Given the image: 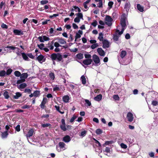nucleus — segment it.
Instances as JSON below:
<instances>
[{
	"label": "nucleus",
	"mask_w": 158,
	"mask_h": 158,
	"mask_svg": "<svg viewBox=\"0 0 158 158\" xmlns=\"http://www.w3.org/2000/svg\"><path fill=\"white\" fill-rule=\"evenodd\" d=\"M113 143V141H106L105 142L104 144L105 145H108L112 144Z\"/></svg>",
	"instance_id": "603ef678"
},
{
	"label": "nucleus",
	"mask_w": 158,
	"mask_h": 158,
	"mask_svg": "<svg viewBox=\"0 0 158 158\" xmlns=\"http://www.w3.org/2000/svg\"><path fill=\"white\" fill-rule=\"evenodd\" d=\"M3 95L6 99H8L9 97V93L7 91H6L4 92L3 94Z\"/></svg>",
	"instance_id": "f704fd0d"
},
{
	"label": "nucleus",
	"mask_w": 158,
	"mask_h": 158,
	"mask_svg": "<svg viewBox=\"0 0 158 158\" xmlns=\"http://www.w3.org/2000/svg\"><path fill=\"white\" fill-rule=\"evenodd\" d=\"M118 32H116V31L114 34L113 35V39L115 41H117L118 40L120 36V35L118 34Z\"/></svg>",
	"instance_id": "6e6552de"
},
{
	"label": "nucleus",
	"mask_w": 158,
	"mask_h": 158,
	"mask_svg": "<svg viewBox=\"0 0 158 158\" xmlns=\"http://www.w3.org/2000/svg\"><path fill=\"white\" fill-rule=\"evenodd\" d=\"M63 101L67 103L69 102V97L67 95H65L62 98Z\"/></svg>",
	"instance_id": "4468645a"
},
{
	"label": "nucleus",
	"mask_w": 158,
	"mask_h": 158,
	"mask_svg": "<svg viewBox=\"0 0 158 158\" xmlns=\"http://www.w3.org/2000/svg\"><path fill=\"white\" fill-rule=\"evenodd\" d=\"M15 75L17 77H19L21 76V73L20 72L18 71H16L15 72Z\"/></svg>",
	"instance_id": "a19ab883"
},
{
	"label": "nucleus",
	"mask_w": 158,
	"mask_h": 158,
	"mask_svg": "<svg viewBox=\"0 0 158 158\" xmlns=\"http://www.w3.org/2000/svg\"><path fill=\"white\" fill-rule=\"evenodd\" d=\"M77 116L73 115V117L71 118L70 120V122L71 123L73 122L74 120L77 118Z\"/></svg>",
	"instance_id": "a18cd8bd"
},
{
	"label": "nucleus",
	"mask_w": 158,
	"mask_h": 158,
	"mask_svg": "<svg viewBox=\"0 0 158 158\" xmlns=\"http://www.w3.org/2000/svg\"><path fill=\"white\" fill-rule=\"evenodd\" d=\"M60 88L58 86V85H56L54 88H53V91H59L60 90Z\"/></svg>",
	"instance_id": "8fccbe9b"
},
{
	"label": "nucleus",
	"mask_w": 158,
	"mask_h": 158,
	"mask_svg": "<svg viewBox=\"0 0 158 158\" xmlns=\"http://www.w3.org/2000/svg\"><path fill=\"white\" fill-rule=\"evenodd\" d=\"M31 90L30 89H26L24 90V92L27 93L28 94H30L31 93Z\"/></svg>",
	"instance_id": "bf43d9fd"
},
{
	"label": "nucleus",
	"mask_w": 158,
	"mask_h": 158,
	"mask_svg": "<svg viewBox=\"0 0 158 158\" xmlns=\"http://www.w3.org/2000/svg\"><path fill=\"white\" fill-rule=\"evenodd\" d=\"M120 24L122 27H125L126 26V19L125 18H122L120 21Z\"/></svg>",
	"instance_id": "ddd939ff"
},
{
	"label": "nucleus",
	"mask_w": 158,
	"mask_h": 158,
	"mask_svg": "<svg viewBox=\"0 0 158 158\" xmlns=\"http://www.w3.org/2000/svg\"><path fill=\"white\" fill-rule=\"evenodd\" d=\"M81 81L82 83L83 84L85 85L86 84V79L84 75H82L81 76Z\"/></svg>",
	"instance_id": "393cba45"
},
{
	"label": "nucleus",
	"mask_w": 158,
	"mask_h": 158,
	"mask_svg": "<svg viewBox=\"0 0 158 158\" xmlns=\"http://www.w3.org/2000/svg\"><path fill=\"white\" fill-rule=\"evenodd\" d=\"M97 23H98L97 21L96 20H95L91 23V25H93L94 27H95L97 25Z\"/></svg>",
	"instance_id": "774afa93"
},
{
	"label": "nucleus",
	"mask_w": 158,
	"mask_h": 158,
	"mask_svg": "<svg viewBox=\"0 0 158 158\" xmlns=\"http://www.w3.org/2000/svg\"><path fill=\"white\" fill-rule=\"evenodd\" d=\"M73 7L74 9V10H76L77 9V10L79 12H80L81 11V9L78 7L76 6H73Z\"/></svg>",
	"instance_id": "69168bd1"
},
{
	"label": "nucleus",
	"mask_w": 158,
	"mask_h": 158,
	"mask_svg": "<svg viewBox=\"0 0 158 158\" xmlns=\"http://www.w3.org/2000/svg\"><path fill=\"white\" fill-rule=\"evenodd\" d=\"M65 125H60V128L61 130L63 131H65L67 130V128L66 127Z\"/></svg>",
	"instance_id": "72a5a7b5"
},
{
	"label": "nucleus",
	"mask_w": 158,
	"mask_h": 158,
	"mask_svg": "<svg viewBox=\"0 0 158 158\" xmlns=\"http://www.w3.org/2000/svg\"><path fill=\"white\" fill-rule=\"evenodd\" d=\"M6 48H9L10 50H15V49H17L18 50L19 49V48H17L15 47H14L13 46H7L6 47H5Z\"/></svg>",
	"instance_id": "473e14b6"
},
{
	"label": "nucleus",
	"mask_w": 158,
	"mask_h": 158,
	"mask_svg": "<svg viewBox=\"0 0 158 158\" xmlns=\"http://www.w3.org/2000/svg\"><path fill=\"white\" fill-rule=\"evenodd\" d=\"M48 2L47 0H42L41 1L40 4L41 5H44L48 3Z\"/></svg>",
	"instance_id": "6e6d98bb"
},
{
	"label": "nucleus",
	"mask_w": 158,
	"mask_h": 158,
	"mask_svg": "<svg viewBox=\"0 0 158 158\" xmlns=\"http://www.w3.org/2000/svg\"><path fill=\"white\" fill-rule=\"evenodd\" d=\"M127 54V52L125 51H122L121 52L120 56L121 58H123Z\"/></svg>",
	"instance_id": "bb28decb"
},
{
	"label": "nucleus",
	"mask_w": 158,
	"mask_h": 158,
	"mask_svg": "<svg viewBox=\"0 0 158 158\" xmlns=\"http://www.w3.org/2000/svg\"><path fill=\"white\" fill-rule=\"evenodd\" d=\"M54 45L55 47L56 48H58L59 47H61L62 46L60 45L58 43L55 42L54 44Z\"/></svg>",
	"instance_id": "338daca9"
},
{
	"label": "nucleus",
	"mask_w": 158,
	"mask_h": 158,
	"mask_svg": "<svg viewBox=\"0 0 158 158\" xmlns=\"http://www.w3.org/2000/svg\"><path fill=\"white\" fill-rule=\"evenodd\" d=\"M9 134L7 131H5L2 133L1 136L2 138H6L7 137Z\"/></svg>",
	"instance_id": "f3484780"
},
{
	"label": "nucleus",
	"mask_w": 158,
	"mask_h": 158,
	"mask_svg": "<svg viewBox=\"0 0 158 158\" xmlns=\"http://www.w3.org/2000/svg\"><path fill=\"white\" fill-rule=\"evenodd\" d=\"M103 44L102 47L104 48H108L110 46L109 42L106 40L105 39L103 41Z\"/></svg>",
	"instance_id": "423d86ee"
},
{
	"label": "nucleus",
	"mask_w": 158,
	"mask_h": 158,
	"mask_svg": "<svg viewBox=\"0 0 158 158\" xmlns=\"http://www.w3.org/2000/svg\"><path fill=\"white\" fill-rule=\"evenodd\" d=\"M12 71V70L11 69H9L7 70L6 72V74L7 75H9L11 73Z\"/></svg>",
	"instance_id": "49530a36"
},
{
	"label": "nucleus",
	"mask_w": 158,
	"mask_h": 158,
	"mask_svg": "<svg viewBox=\"0 0 158 158\" xmlns=\"http://www.w3.org/2000/svg\"><path fill=\"white\" fill-rule=\"evenodd\" d=\"M102 98V95L101 94H99L97 95L96 97H95L94 98V99L96 101H99L101 100Z\"/></svg>",
	"instance_id": "dca6fc26"
},
{
	"label": "nucleus",
	"mask_w": 158,
	"mask_h": 158,
	"mask_svg": "<svg viewBox=\"0 0 158 158\" xmlns=\"http://www.w3.org/2000/svg\"><path fill=\"white\" fill-rule=\"evenodd\" d=\"M85 101L86 103L87 104L88 106H90L91 105V103L89 100L85 99Z\"/></svg>",
	"instance_id": "680f3d73"
},
{
	"label": "nucleus",
	"mask_w": 158,
	"mask_h": 158,
	"mask_svg": "<svg viewBox=\"0 0 158 158\" xmlns=\"http://www.w3.org/2000/svg\"><path fill=\"white\" fill-rule=\"evenodd\" d=\"M152 104L153 106H156L158 104V102L156 101L153 100L152 101Z\"/></svg>",
	"instance_id": "09e8293b"
},
{
	"label": "nucleus",
	"mask_w": 158,
	"mask_h": 158,
	"mask_svg": "<svg viewBox=\"0 0 158 158\" xmlns=\"http://www.w3.org/2000/svg\"><path fill=\"white\" fill-rule=\"evenodd\" d=\"M58 145L61 149H63L64 148H65L66 144L63 142H60L58 143Z\"/></svg>",
	"instance_id": "b1692460"
},
{
	"label": "nucleus",
	"mask_w": 158,
	"mask_h": 158,
	"mask_svg": "<svg viewBox=\"0 0 158 158\" xmlns=\"http://www.w3.org/2000/svg\"><path fill=\"white\" fill-rule=\"evenodd\" d=\"M127 118L128 121L130 122H131L133 121L134 119L133 114L131 112H128L127 114Z\"/></svg>",
	"instance_id": "7ed1b4c3"
},
{
	"label": "nucleus",
	"mask_w": 158,
	"mask_h": 158,
	"mask_svg": "<svg viewBox=\"0 0 158 158\" xmlns=\"http://www.w3.org/2000/svg\"><path fill=\"white\" fill-rule=\"evenodd\" d=\"M57 39H58V42H59L61 44H64L66 43V41L64 40V39H62V38H59V37H58Z\"/></svg>",
	"instance_id": "a878e982"
},
{
	"label": "nucleus",
	"mask_w": 158,
	"mask_h": 158,
	"mask_svg": "<svg viewBox=\"0 0 158 158\" xmlns=\"http://www.w3.org/2000/svg\"><path fill=\"white\" fill-rule=\"evenodd\" d=\"M85 58L90 59L91 58V55L89 54H85L84 55Z\"/></svg>",
	"instance_id": "5fc2aeb1"
},
{
	"label": "nucleus",
	"mask_w": 158,
	"mask_h": 158,
	"mask_svg": "<svg viewBox=\"0 0 158 158\" xmlns=\"http://www.w3.org/2000/svg\"><path fill=\"white\" fill-rule=\"evenodd\" d=\"M71 140L70 136L69 135H66L63 139V141L65 143L69 142Z\"/></svg>",
	"instance_id": "9b49d317"
},
{
	"label": "nucleus",
	"mask_w": 158,
	"mask_h": 158,
	"mask_svg": "<svg viewBox=\"0 0 158 158\" xmlns=\"http://www.w3.org/2000/svg\"><path fill=\"white\" fill-rule=\"evenodd\" d=\"M47 101V99L46 98H44L43 101L40 105V107L41 109H44L45 107V105Z\"/></svg>",
	"instance_id": "0eeeda50"
},
{
	"label": "nucleus",
	"mask_w": 158,
	"mask_h": 158,
	"mask_svg": "<svg viewBox=\"0 0 158 158\" xmlns=\"http://www.w3.org/2000/svg\"><path fill=\"white\" fill-rule=\"evenodd\" d=\"M33 94L34 95V97H38L40 94V91L38 90L35 91L34 92Z\"/></svg>",
	"instance_id": "cd10ccee"
},
{
	"label": "nucleus",
	"mask_w": 158,
	"mask_h": 158,
	"mask_svg": "<svg viewBox=\"0 0 158 158\" xmlns=\"http://www.w3.org/2000/svg\"><path fill=\"white\" fill-rule=\"evenodd\" d=\"M93 60L96 64V66H98V64L100 62V60L99 57L96 54H94L92 56Z\"/></svg>",
	"instance_id": "f03ea898"
},
{
	"label": "nucleus",
	"mask_w": 158,
	"mask_h": 158,
	"mask_svg": "<svg viewBox=\"0 0 158 158\" xmlns=\"http://www.w3.org/2000/svg\"><path fill=\"white\" fill-rule=\"evenodd\" d=\"M1 27L2 28H5L6 29L8 28V26L4 23H2L1 24Z\"/></svg>",
	"instance_id": "864d4df0"
},
{
	"label": "nucleus",
	"mask_w": 158,
	"mask_h": 158,
	"mask_svg": "<svg viewBox=\"0 0 158 158\" xmlns=\"http://www.w3.org/2000/svg\"><path fill=\"white\" fill-rule=\"evenodd\" d=\"M6 74V72L5 70L0 71V77H4Z\"/></svg>",
	"instance_id": "58836bf2"
},
{
	"label": "nucleus",
	"mask_w": 158,
	"mask_h": 158,
	"mask_svg": "<svg viewBox=\"0 0 158 158\" xmlns=\"http://www.w3.org/2000/svg\"><path fill=\"white\" fill-rule=\"evenodd\" d=\"M102 132V130L100 129H98L96 131V133L97 135H100Z\"/></svg>",
	"instance_id": "37998d69"
},
{
	"label": "nucleus",
	"mask_w": 158,
	"mask_h": 158,
	"mask_svg": "<svg viewBox=\"0 0 158 158\" xmlns=\"http://www.w3.org/2000/svg\"><path fill=\"white\" fill-rule=\"evenodd\" d=\"M27 55L29 57L32 59H34L35 58V56H33L31 53H28Z\"/></svg>",
	"instance_id": "13d9d810"
},
{
	"label": "nucleus",
	"mask_w": 158,
	"mask_h": 158,
	"mask_svg": "<svg viewBox=\"0 0 158 158\" xmlns=\"http://www.w3.org/2000/svg\"><path fill=\"white\" fill-rule=\"evenodd\" d=\"M27 86V85L25 83H23L19 85L18 86V88L19 89H24Z\"/></svg>",
	"instance_id": "5701e85b"
},
{
	"label": "nucleus",
	"mask_w": 158,
	"mask_h": 158,
	"mask_svg": "<svg viewBox=\"0 0 158 158\" xmlns=\"http://www.w3.org/2000/svg\"><path fill=\"white\" fill-rule=\"evenodd\" d=\"M30 107V106L28 105H25L23 106L21 108L23 109H29Z\"/></svg>",
	"instance_id": "052dcab7"
},
{
	"label": "nucleus",
	"mask_w": 158,
	"mask_h": 158,
	"mask_svg": "<svg viewBox=\"0 0 158 158\" xmlns=\"http://www.w3.org/2000/svg\"><path fill=\"white\" fill-rule=\"evenodd\" d=\"M106 20L109 22L110 23H107V22H106V24L107 25H108V26H110L112 25V23H111V22L113 21L112 19L111 18V17L109 15H107L106 16L105 18Z\"/></svg>",
	"instance_id": "20e7f679"
},
{
	"label": "nucleus",
	"mask_w": 158,
	"mask_h": 158,
	"mask_svg": "<svg viewBox=\"0 0 158 158\" xmlns=\"http://www.w3.org/2000/svg\"><path fill=\"white\" fill-rule=\"evenodd\" d=\"M93 140L94 141V143L96 144H98V145L97 146L98 147H101V145L100 143L97 140H96L94 138H93Z\"/></svg>",
	"instance_id": "2f4dec72"
},
{
	"label": "nucleus",
	"mask_w": 158,
	"mask_h": 158,
	"mask_svg": "<svg viewBox=\"0 0 158 158\" xmlns=\"http://www.w3.org/2000/svg\"><path fill=\"white\" fill-rule=\"evenodd\" d=\"M22 94L19 92H17L16 93V95L13 96V98L15 99H18L19 98L22 96Z\"/></svg>",
	"instance_id": "6ab92c4d"
},
{
	"label": "nucleus",
	"mask_w": 158,
	"mask_h": 158,
	"mask_svg": "<svg viewBox=\"0 0 158 158\" xmlns=\"http://www.w3.org/2000/svg\"><path fill=\"white\" fill-rule=\"evenodd\" d=\"M28 75L27 73H23L22 74H21L20 78H24L26 79L28 77Z\"/></svg>",
	"instance_id": "7c9ffc66"
},
{
	"label": "nucleus",
	"mask_w": 158,
	"mask_h": 158,
	"mask_svg": "<svg viewBox=\"0 0 158 158\" xmlns=\"http://www.w3.org/2000/svg\"><path fill=\"white\" fill-rule=\"evenodd\" d=\"M22 57L23 59L25 60L28 61L29 60V58L27 56V55L24 52H23L21 53Z\"/></svg>",
	"instance_id": "4be33fe9"
},
{
	"label": "nucleus",
	"mask_w": 158,
	"mask_h": 158,
	"mask_svg": "<svg viewBox=\"0 0 158 158\" xmlns=\"http://www.w3.org/2000/svg\"><path fill=\"white\" fill-rule=\"evenodd\" d=\"M120 146L121 147L123 148L126 149L127 148V145L123 143H121L120 144Z\"/></svg>",
	"instance_id": "0e129e2a"
},
{
	"label": "nucleus",
	"mask_w": 158,
	"mask_h": 158,
	"mask_svg": "<svg viewBox=\"0 0 158 158\" xmlns=\"http://www.w3.org/2000/svg\"><path fill=\"white\" fill-rule=\"evenodd\" d=\"M103 36V34L102 33L100 32L99 33L98 38L100 41H104Z\"/></svg>",
	"instance_id": "aec40b11"
},
{
	"label": "nucleus",
	"mask_w": 158,
	"mask_h": 158,
	"mask_svg": "<svg viewBox=\"0 0 158 158\" xmlns=\"http://www.w3.org/2000/svg\"><path fill=\"white\" fill-rule=\"evenodd\" d=\"M51 125L50 123L43 124H41V126L43 128H45L49 126H51Z\"/></svg>",
	"instance_id": "c03bdc74"
},
{
	"label": "nucleus",
	"mask_w": 158,
	"mask_h": 158,
	"mask_svg": "<svg viewBox=\"0 0 158 158\" xmlns=\"http://www.w3.org/2000/svg\"><path fill=\"white\" fill-rule=\"evenodd\" d=\"M33 132L34 130L33 129H31L29 130L27 132V134L26 135L27 138H30V137L31 136L33 135Z\"/></svg>",
	"instance_id": "f8f14e48"
},
{
	"label": "nucleus",
	"mask_w": 158,
	"mask_h": 158,
	"mask_svg": "<svg viewBox=\"0 0 158 158\" xmlns=\"http://www.w3.org/2000/svg\"><path fill=\"white\" fill-rule=\"evenodd\" d=\"M113 98L115 100H118L119 98L118 95H114L113 96Z\"/></svg>",
	"instance_id": "e2e57ef3"
},
{
	"label": "nucleus",
	"mask_w": 158,
	"mask_h": 158,
	"mask_svg": "<svg viewBox=\"0 0 158 158\" xmlns=\"http://www.w3.org/2000/svg\"><path fill=\"white\" fill-rule=\"evenodd\" d=\"M125 29V27H122V29L120 31L119 30L117 29L116 30V32L118 33V35H121L123 33V32Z\"/></svg>",
	"instance_id": "c85d7f7f"
},
{
	"label": "nucleus",
	"mask_w": 158,
	"mask_h": 158,
	"mask_svg": "<svg viewBox=\"0 0 158 158\" xmlns=\"http://www.w3.org/2000/svg\"><path fill=\"white\" fill-rule=\"evenodd\" d=\"M13 33L15 35H23V31L17 29H15L13 31Z\"/></svg>",
	"instance_id": "1a4fd4ad"
},
{
	"label": "nucleus",
	"mask_w": 158,
	"mask_h": 158,
	"mask_svg": "<svg viewBox=\"0 0 158 158\" xmlns=\"http://www.w3.org/2000/svg\"><path fill=\"white\" fill-rule=\"evenodd\" d=\"M114 4V2L112 1H110L108 3V6H109V9H110L112 7L113 5Z\"/></svg>",
	"instance_id": "ea45409f"
},
{
	"label": "nucleus",
	"mask_w": 158,
	"mask_h": 158,
	"mask_svg": "<svg viewBox=\"0 0 158 158\" xmlns=\"http://www.w3.org/2000/svg\"><path fill=\"white\" fill-rule=\"evenodd\" d=\"M76 57L79 59H81L83 58V54L79 53L76 55Z\"/></svg>",
	"instance_id": "c756f323"
},
{
	"label": "nucleus",
	"mask_w": 158,
	"mask_h": 158,
	"mask_svg": "<svg viewBox=\"0 0 158 158\" xmlns=\"http://www.w3.org/2000/svg\"><path fill=\"white\" fill-rule=\"evenodd\" d=\"M130 7V4L129 2H127L125 4L124 6V9L126 10V11L127 12L129 10Z\"/></svg>",
	"instance_id": "412c9836"
},
{
	"label": "nucleus",
	"mask_w": 158,
	"mask_h": 158,
	"mask_svg": "<svg viewBox=\"0 0 158 158\" xmlns=\"http://www.w3.org/2000/svg\"><path fill=\"white\" fill-rule=\"evenodd\" d=\"M15 130L18 132H19L20 131V125H18L15 127Z\"/></svg>",
	"instance_id": "4d7b16f0"
},
{
	"label": "nucleus",
	"mask_w": 158,
	"mask_h": 158,
	"mask_svg": "<svg viewBox=\"0 0 158 158\" xmlns=\"http://www.w3.org/2000/svg\"><path fill=\"white\" fill-rule=\"evenodd\" d=\"M44 57V56L40 54L36 57V60H37L40 63H42V60H43Z\"/></svg>",
	"instance_id": "2eb2a0df"
},
{
	"label": "nucleus",
	"mask_w": 158,
	"mask_h": 158,
	"mask_svg": "<svg viewBox=\"0 0 158 158\" xmlns=\"http://www.w3.org/2000/svg\"><path fill=\"white\" fill-rule=\"evenodd\" d=\"M50 77L52 80H54L55 78L54 73L51 72L49 73Z\"/></svg>",
	"instance_id": "e433bc0d"
},
{
	"label": "nucleus",
	"mask_w": 158,
	"mask_h": 158,
	"mask_svg": "<svg viewBox=\"0 0 158 158\" xmlns=\"http://www.w3.org/2000/svg\"><path fill=\"white\" fill-rule=\"evenodd\" d=\"M37 46L41 50H43V49L44 47V44L43 43H41L40 44H38Z\"/></svg>",
	"instance_id": "4c0bfd02"
},
{
	"label": "nucleus",
	"mask_w": 158,
	"mask_h": 158,
	"mask_svg": "<svg viewBox=\"0 0 158 158\" xmlns=\"http://www.w3.org/2000/svg\"><path fill=\"white\" fill-rule=\"evenodd\" d=\"M52 61L56 60L57 62L64 61L63 60L62 55L60 53H53L50 56Z\"/></svg>",
	"instance_id": "f257e3e1"
},
{
	"label": "nucleus",
	"mask_w": 158,
	"mask_h": 158,
	"mask_svg": "<svg viewBox=\"0 0 158 158\" xmlns=\"http://www.w3.org/2000/svg\"><path fill=\"white\" fill-rule=\"evenodd\" d=\"M98 44H97V43L95 44H92L91 46V49H95V48H96V47H98Z\"/></svg>",
	"instance_id": "de8ad7c7"
},
{
	"label": "nucleus",
	"mask_w": 158,
	"mask_h": 158,
	"mask_svg": "<svg viewBox=\"0 0 158 158\" xmlns=\"http://www.w3.org/2000/svg\"><path fill=\"white\" fill-rule=\"evenodd\" d=\"M76 15L78 17H77L79 18V19H83V15L82 13L79 12V13L77 14Z\"/></svg>",
	"instance_id": "79ce46f5"
},
{
	"label": "nucleus",
	"mask_w": 158,
	"mask_h": 158,
	"mask_svg": "<svg viewBox=\"0 0 158 158\" xmlns=\"http://www.w3.org/2000/svg\"><path fill=\"white\" fill-rule=\"evenodd\" d=\"M137 8L138 10L141 12H143L144 11L143 7L140 4H138L137 5Z\"/></svg>",
	"instance_id": "a211bd4d"
},
{
	"label": "nucleus",
	"mask_w": 158,
	"mask_h": 158,
	"mask_svg": "<svg viewBox=\"0 0 158 158\" xmlns=\"http://www.w3.org/2000/svg\"><path fill=\"white\" fill-rule=\"evenodd\" d=\"M43 40H44V41H48L50 40V38L48 37H47L45 35H43Z\"/></svg>",
	"instance_id": "3c124183"
},
{
	"label": "nucleus",
	"mask_w": 158,
	"mask_h": 158,
	"mask_svg": "<svg viewBox=\"0 0 158 158\" xmlns=\"http://www.w3.org/2000/svg\"><path fill=\"white\" fill-rule=\"evenodd\" d=\"M87 131H82L81 132L80 135H79L80 136L82 137L85 136L86 135L87 133Z\"/></svg>",
	"instance_id": "c9c22d12"
},
{
	"label": "nucleus",
	"mask_w": 158,
	"mask_h": 158,
	"mask_svg": "<svg viewBox=\"0 0 158 158\" xmlns=\"http://www.w3.org/2000/svg\"><path fill=\"white\" fill-rule=\"evenodd\" d=\"M93 62V60L91 59H86L83 60V63L86 65H90Z\"/></svg>",
	"instance_id": "39448f33"
},
{
	"label": "nucleus",
	"mask_w": 158,
	"mask_h": 158,
	"mask_svg": "<svg viewBox=\"0 0 158 158\" xmlns=\"http://www.w3.org/2000/svg\"><path fill=\"white\" fill-rule=\"evenodd\" d=\"M97 52L101 56H104L105 55V52L101 48H98L97 49Z\"/></svg>",
	"instance_id": "9d476101"
}]
</instances>
